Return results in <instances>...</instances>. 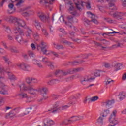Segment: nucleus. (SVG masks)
I'll list each match as a JSON object with an SVG mask.
<instances>
[{
  "instance_id": "obj_2",
  "label": "nucleus",
  "mask_w": 126,
  "mask_h": 126,
  "mask_svg": "<svg viewBox=\"0 0 126 126\" xmlns=\"http://www.w3.org/2000/svg\"><path fill=\"white\" fill-rule=\"evenodd\" d=\"M20 91H28L29 94H35L36 92H43L45 94L47 92L48 89L46 87L40 88L38 89L35 88L34 86H28L26 85L25 83H22L21 85H19Z\"/></svg>"
},
{
  "instance_id": "obj_20",
  "label": "nucleus",
  "mask_w": 126,
  "mask_h": 126,
  "mask_svg": "<svg viewBox=\"0 0 126 126\" xmlns=\"http://www.w3.org/2000/svg\"><path fill=\"white\" fill-rule=\"evenodd\" d=\"M55 124L54 121L50 119H45L43 120V124L42 126H51Z\"/></svg>"
},
{
  "instance_id": "obj_57",
  "label": "nucleus",
  "mask_w": 126,
  "mask_h": 126,
  "mask_svg": "<svg viewBox=\"0 0 126 126\" xmlns=\"http://www.w3.org/2000/svg\"><path fill=\"white\" fill-rule=\"evenodd\" d=\"M104 66L106 68H110V67H112V65L109 63H105L104 64Z\"/></svg>"
},
{
  "instance_id": "obj_41",
  "label": "nucleus",
  "mask_w": 126,
  "mask_h": 126,
  "mask_svg": "<svg viewBox=\"0 0 126 126\" xmlns=\"http://www.w3.org/2000/svg\"><path fill=\"white\" fill-rule=\"evenodd\" d=\"M5 31L7 33H8V34H10L12 33V31H11V29L8 26H7L5 28Z\"/></svg>"
},
{
  "instance_id": "obj_61",
  "label": "nucleus",
  "mask_w": 126,
  "mask_h": 126,
  "mask_svg": "<svg viewBox=\"0 0 126 126\" xmlns=\"http://www.w3.org/2000/svg\"><path fill=\"white\" fill-rule=\"evenodd\" d=\"M58 74H62V73L61 72V70H57L55 71V75H58Z\"/></svg>"
},
{
  "instance_id": "obj_6",
  "label": "nucleus",
  "mask_w": 126,
  "mask_h": 126,
  "mask_svg": "<svg viewBox=\"0 0 126 126\" xmlns=\"http://www.w3.org/2000/svg\"><path fill=\"white\" fill-rule=\"evenodd\" d=\"M75 4L76 5V7L79 10H81V8L84 7V5H86L87 8L88 9H90L91 8V6H90V3H86L84 2H82L81 1H78V0H73Z\"/></svg>"
},
{
  "instance_id": "obj_37",
  "label": "nucleus",
  "mask_w": 126,
  "mask_h": 126,
  "mask_svg": "<svg viewBox=\"0 0 126 126\" xmlns=\"http://www.w3.org/2000/svg\"><path fill=\"white\" fill-rule=\"evenodd\" d=\"M99 99V97L98 96H94L91 98H89V102H95L97 101Z\"/></svg>"
},
{
  "instance_id": "obj_22",
  "label": "nucleus",
  "mask_w": 126,
  "mask_h": 126,
  "mask_svg": "<svg viewBox=\"0 0 126 126\" xmlns=\"http://www.w3.org/2000/svg\"><path fill=\"white\" fill-rule=\"evenodd\" d=\"M33 24L37 30H41L42 29V23L40 22L38 20H34L33 22Z\"/></svg>"
},
{
  "instance_id": "obj_59",
  "label": "nucleus",
  "mask_w": 126,
  "mask_h": 126,
  "mask_svg": "<svg viewBox=\"0 0 126 126\" xmlns=\"http://www.w3.org/2000/svg\"><path fill=\"white\" fill-rule=\"evenodd\" d=\"M123 6L126 7V0H121Z\"/></svg>"
},
{
  "instance_id": "obj_44",
  "label": "nucleus",
  "mask_w": 126,
  "mask_h": 126,
  "mask_svg": "<svg viewBox=\"0 0 126 126\" xmlns=\"http://www.w3.org/2000/svg\"><path fill=\"white\" fill-rule=\"evenodd\" d=\"M30 110H32V107L27 108L26 111V112H28V113L21 114H20V117H23V116H25V115H27V114H29V112H30Z\"/></svg>"
},
{
  "instance_id": "obj_27",
  "label": "nucleus",
  "mask_w": 126,
  "mask_h": 126,
  "mask_svg": "<svg viewBox=\"0 0 126 126\" xmlns=\"http://www.w3.org/2000/svg\"><path fill=\"white\" fill-rule=\"evenodd\" d=\"M73 104H74V103H73V102L69 103L67 105H65L63 106H61V107H59V108H58V109L60 111H63V110H67V109H68V108H69V107H70V106H71V105H73Z\"/></svg>"
},
{
  "instance_id": "obj_13",
  "label": "nucleus",
  "mask_w": 126,
  "mask_h": 126,
  "mask_svg": "<svg viewBox=\"0 0 126 126\" xmlns=\"http://www.w3.org/2000/svg\"><path fill=\"white\" fill-rule=\"evenodd\" d=\"M4 72H6V71L4 70V68L3 67H0V86H2L5 84L3 83L4 80Z\"/></svg>"
},
{
  "instance_id": "obj_63",
  "label": "nucleus",
  "mask_w": 126,
  "mask_h": 126,
  "mask_svg": "<svg viewBox=\"0 0 126 126\" xmlns=\"http://www.w3.org/2000/svg\"><path fill=\"white\" fill-rule=\"evenodd\" d=\"M99 10L100 11H101V12H104V10L105 9V8H104L103 6H99L98 7Z\"/></svg>"
},
{
  "instance_id": "obj_40",
  "label": "nucleus",
  "mask_w": 126,
  "mask_h": 126,
  "mask_svg": "<svg viewBox=\"0 0 126 126\" xmlns=\"http://www.w3.org/2000/svg\"><path fill=\"white\" fill-rule=\"evenodd\" d=\"M103 117L100 116V117L97 119L96 123L99 125H103Z\"/></svg>"
},
{
  "instance_id": "obj_58",
  "label": "nucleus",
  "mask_w": 126,
  "mask_h": 126,
  "mask_svg": "<svg viewBox=\"0 0 126 126\" xmlns=\"http://www.w3.org/2000/svg\"><path fill=\"white\" fill-rule=\"evenodd\" d=\"M3 100V97L0 96V107L1 106V104H2V103H4V101Z\"/></svg>"
},
{
  "instance_id": "obj_23",
  "label": "nucleus",
  "mask_w": 126,
  "mask_h": 126,
  "mask_svg": "<svg viewBox=\"0 0 126 126\" xmlns=\"http://www.w3.org/2000/svg\"><path fill=\"white\" fill-rule=\"evenodd\" d=\"M32 63L34 65H37L40 68H43L44 67L42 63H40V61L35 58L32 60Z\"/></svg>"
},
{
  "instance_id": "obj_5",
  "label": "nucleus",
  "mask_w": 126,
  "mask_h": 126,
  "mask_svg": "<svg viewBox=\"0 0 126 126\" xmlns=\"http://www.w3.org/2000/svg\"><path fill=\"white\" fill-rule=\"evenodd\" d=\"M16 65L20 70L23 71H30V65L27 64L24 62H19L16 64Z\"/></svg>"
},
{
  "instance_id": "obj_10",
  "label": "nucleus",
  "mask_w": 126,
  "mask_h": 126,
  "mask_svg": "<svg viewBox=\"0 0 126 126\" xmlns=\"http://www.w3.org/2000/svg\"><path fill=\"white\" fill-rule=\"evenodd\" d=\"M42 58V60L41 62H43L45 65L49 66L51 69H54L55 68V66L54 65V63L49 61V59L47 57H42V56L39 57V59Z\"/></svg>"
},
{
  "instance_id": "obj_54",
  "label": "nucleus",
  "mask_w": 126,
  "mask_h": 126,
  "mask_svg": "<svg viewBox=\"0 0 126 126\" xmlns=\"http://www.w3.org/2000/svg\"><path fill=\"white\" fill-rule=\"evenodd\" d=\"M22 15L24 16V17H28L30 15V14L27 12H24L22 13Z\"/></svg>"
},
{
  "instance_id": "obj_21",
  "label": "nucleus",
  "mask_w": 126,
  "mask_h": 126,
  "mask_svg": "<svg viewBox=\"0 0 126 126\" xmlns=\"http://www.w3.org/2000/svg\"><path fill=\"white\" fill-rule=\"evenodd\" d=\"M1 88H2V91H0V94H3V95H8V87L7 86L2 85L1 86Z\"/></svg>"
},
{
  "instance_id": "obj_33",
  "label": "nucleus",
  "mask_w": 126,
  "mask_h": 126,
  "mask_svg": "<svg viewBox=\"0 0 126 126\" xmlns=\"http://www.w3.org/2000/svg\"><path fill=\"white\" fill-rule=\"evenodd\" d=\"M47 53H48V55H51V54H52V55H53V56L54 57H55V58H59V57H60L59 53H58L55 51H53L48 50Z\"/></svg>"
},
{
  "instance_id": "obj_46",
  "label": "nucleus",
  "mask_w": 126,
  "mask_h": 126,
  "mask_svg": "<svg viewBox=\"0 0 126 126\" xmlns=\"http://www.w3.org/2000/svg\"><path fill=\"white\" fill-rule=\"evenodd\" d=\"M28 54L30 58H34L35 57V54L32 51H29L28 52Z\"/></svg>"
},
{
  "instance_id": "obj_29",
  "label": "nucleus",
  "mask_w": 126,
  "mask_h": 126,
  "mask_svg": "<svg viewBox=\"0 0 126 126\" xmlns=\"http://www.w3.org/2000/svg\"><path fill=\"white\" fill-rule=\"evenodd\" d=\"M109 122H110L111 124H114L115 125L118 124V121L116 119V117H114L111 115L109 119Z\"/></svg>"
},
{
  "instance_id": "obj_51",
  "label": "nucleus",
  "mask_w": 126,
  "mask_h": 126,
  "mask_svg": "<svg viewBox=\"0 0 126 126\" xmlns=\"http://www.w3.org/2000/svg\"><path fill=\"white\" fill-rule=\"evenodd\" d=\"M33 38H34L36 41H38L39 40V34L37 33H34L33 34Z\"/></svg>"
},
{
  "instance_id": "obj_3",
  "label": "nucleus",
  "mask_w": 126,
  "mask_h": 126,
  "mask_svg": "<svg viewBox=\"0 0 126 126\" xmlns=\"http://www.w3.org/2000/svg\"><path fill=\"white\" fill-rule=\"evenodd\" d=\"M59 20L64 24H65V25H67V26H68V27H72V23L73 22H77V20H76V18L72 17L71 16H68L67 17V20L68 22H66L64 20V16H61Z\"/></svg>"
},
{
  "instance_id": "obj_36",
  "label": "nucleus",
  "mask_w": 126,
  "mask_h": 126,
  "mask_svg": "<svg viewBox=\"0 0 126 126\" xmlns=\"http://www.w3.org/2000/svg\"><path fill=\"white\" fill-rule=\"evenodd\" d=\"M6 72H7V74L9 76V79H10V80H15V79H16V78H15V76L14 75H13V74H12V73L8 72L6 71Z\"/></svg>"
},
{
  "instance_id": "obj_18",
  "label": "nucleus",
  "mask_w": 126,
  "mask_h": 126,
  "mask_svg": "<svg viewBox=\"0 0 126 126\" xmlns=\"http://www.w3.org/2000/svg\"><path fill=\"white\" fill-rule=\"evenodd\" d=\"M115 104V100H107L102 103V106L105 107L107 109H111L112 108V105Z\"/></svg>"
},
{
  "instance_id": "obj_25",
  "label": "nucleus",
  "mask_w": 126,
  "mask_h": 126,
  "mask_svg": "<svg viewBox=\"0 0 126 126\" xmlns=\"http://www.w3.org/2000/svg\"><path fill=\"white\" fill-rule=\"evenodd\" d=\"M126 97V93L124 92H121L119 93L117 96V98L120 101H123Z\"/></svg>"
},
{
  "instance_id": "obj_26",
  "label": "nucleus",
  "mask_w": 126,
  "mask_h": 126,
  "mask_svg": "<svg viewBox=\"0 0 126 126\" xmlns=\"http://www.w3.org/2000/svg\"><path fill=\"white\" fill-rule=\"evenodd\" d=\"M114 16H116L118 19H122V16H126V13H121L117 12L114 14Z\"/></svg>"
},
{
  "instance_id": "obj_8",
  "label": "nucleus",
  "mask_w": 126,
  "mask_h": 126,
  "mask_svg": "<svg viewBox=\"0 0 126 126\" xmlns=\"http://www.w3.org/2000/svg\"><path fill=\"white\" fill-rule=\"evenodd\" d=\"M83 116H73L68 120H65L60 123L61 126L63 125H67L68 123H71L72 122H75V121H78V120H82Z\"/></svg>"
},
{
  "instance_id": "obj_19",
  "label": "nucleus",
  "mask_w": 126,
  "mask_h": 126,
  "mask_svg": "<svg viewBox=\"0 0 126 126\" xmlns=\"http://www.w3.org/2000/svg\"><path fill=\"white\" fill-rule=\"evenodd\" d=\"M60 107L61 106H60V102L59 101H57L53 107V109L48 110V112L55 114L56 112H59L60 111V109H59Z\"/></svg>"
},
{
  "instance_id": "obj_31",
  "label": "nucleus",
  "mask_w": 126,
  "mask_h": 126,
  "mask_svg": "<svg viewBox=\"0 0 126 126\" xmlns=\"http://www.w3.org/2000/svg\"><path fill=\"white\" fill-rule=\"evenodd\" d=\"M18 96H19L22 99H27L28 98V95L25 93H21L18 94Z\"/></svg>"
},
{
  "instance_id": "obj_56",
  "label": "nucleus",
  "mask_w": 126,
  "mask_h": 126,
  "mask_svg": "<svg viewBox=\"0 0 126 126\" xmlns=\"http://www.w3.org/2000/svg\"><path fill=\"white\" fill-rule=\"evenodd\" d=\"M94 76L97 77V76H100V70H97L94 72Z\"/></svg>"
},
{
  "instance_id": "obj_4",
  "label": "nucleus",
  "mask_w": 126,
  "mask_h": 126,
  "mask_svg": "<svg viewBox=\"0 0 126 126\" xmlns=\"http://www.w3.org/2000/svg\"><path fill=\"white\" fill-rule=\"evenodd\" d=\"M87 16H88L90 18H91V20L89 21L88 19H86L84 20V24L85 25H89L90 24V22H93V23H95V24H98V21L97 20V18H98L95 15L91 13V12H87Z\"/></svg>"
},
{
  "instance_id": "obj_64",
  "label": "nucleus",
  "mask_w": 126,
  "mask_h": 126,
  "mask_svg": "<svg viewBox=\"0 0 126 126\" xmlns=\"http://www.w3.org/2000/svg\"><path fill=\"white\" fill-rule=\"evenodd\" d=\"M123 80H126V73H125L122 76Z\"/></svg>"
},
{
  "instance_id": "obj_17",
  "label": "nucleus",
  "mask_w": 126,
  "mask_h": 126,
  "mask_svg": "<svg viewBox=\"0 0 126 126\" xmlns=\"http://www.w3.org/2000/svg\"><path fill=\"white\" fill-rule=\"evenodd\" d=\"M37 16L40 18L42 22H47L49 19V16H47L45 13L39 12L37 14Z\"/></svg>"
},
{
  "instance_id": "obj_42",
  "label": "nucleus",
  "mask_w": 126,
  "mask_h": 126,
  "mask_svg": "<svg viewBox=\"0 0 126 126\" xmlns=\"http://www.w3.org/2000/svg\"><path fill=\"white\" fill-rule=\"evenodd\" d=\"M34 101H35V99L32 96H28V97L27 98V102L28 103H31V102H34Z\"/></svg>"
},
{
  "instance_id": "obj_14",
  "label": "nucleus",
  "mask_w": 126,
  "mask_h": 126,
  "mask_svg": "<svg viewBox=\"0 0 126 126\" xmlns=\"http://www.w3.org/2000/svg\"><path fill=\"white\" fill-rule=\"evenodd\" d=\"M25 27H21L23 28H25L26 30L24 31L23 30V32H24V35H26V37L27 38V39H30L31 37V34H32V30L31 29H30L29 27L26 26V23L25 22Z\"/></svg>"
},
{
  "instance_id": "obj_1",
  "label": "nucleus",
  "mask_w": 126,
  "mask_h": 126,
  "mask_svg": "<svg viewBox=\"0 0 126 126\" xmlns=\"http://www.w3.org/2000/svg\"><path fill=\"white\" fill-rule=\"evenodd\" d=\"M4 19L7 22L13 23L14 26L13 31L15 34H19L24 36V32L20 28L25 27L26 24L24 20L12 16H6Z\"/></svg>"
},
{
  "instance_id": "obj_15",
  "label": "nucleus",
  "mask_w": 126,
  "mask_h": 126,
  "mask_svg": "<svg viewBox=\"0 0 126 126\" xmlns=\"http://www.w3.org/2000/svg\"><path fill=\"white\" fill-rule=\"evenodd\" d=\"M69 8L68 9V12L70 13V14H72V15H76V10H75V8L74 6H73V4L71 1H69L68 2Z\"/></svg>"
},
{
  "instance_id": "obj_28",
  "label": "nucleus",
  "mask_w": 126,
  "mask_h": 126,
  "mask_svg": "<svg viewBox=\"0 0 126 126\" xmlns=\"http://www.w3.org/2000/svg\"><path fill=\"white\" fill-rule=\"evenodd\" d=\"M114 67L115 71H118V70H120V69L123 68V64L121 63H116L114 64Z\"/></svg>"
},
{
  "instance_id": "obj_32",
  "label": "nucleus",
  "mask_w": 126,
  "mask_h": 126,
  "mask_svg": "<svg viewBox=\"0 0 126 126\" xmlns=\"http://www.w3.org/2000/svg\"><path fill=\"white\" fill-rule=\"evenodd\" d=\"M59 82V80L55 79L51 80H49L47 82V84L49 85H53V84H56V83H58Z\"/></svg>"
},
{
  "instance_id": "obj_12",
  "label": "nucleus",
  "mask_w": 126,
  "mask_h": 126,
  "mask_svg": "<svg viewBox=\"0 0 126 126\" xmlns=\"http://www.w3.org/2000/svg\"><path fill=\"white\" fill-rule=\"evenodd\" d=\"M94 79H95V78H92L89 77V76H85L80 79V81L82 85H87L89 82H91V81H92Z\"/></svg>"
},
{
  "instance_id": "obj_24",
  "label": "nucleus",
  "mask_w": 126,
  "mask_h": 126,
  "mask_svg": "<svg viewBox=\"0 0 126 126\" xmlns=\"http://www.w3.org/2000/svg\"><path fill=\"white\" fill-rule=\"evenodd\" d=\"M107 1L109 3V7H113V8H111L110 9H112V10H117V7L115 6V4L114 3V1H116V0H107Z\"/></svg>"
},
{
  "instance_id": "obj_34",
  "label": "nucleus",
  "mask_w": 126,
  "mask_h": 126,
  "mask_svg": "<svg viewBox=\"0 0 126 126\" xmlns=\"http://www.w3.org/2000/svg\"><path fill=\"white\" fill-rule=\"evenodd\" d=\"M53 47L57 50H61L63 49V45H60L58 43H53Z\"/></svg>"
},
{
  "instance_id": "obj_11",
  "label": "nucleus",
  "mask_w": 126,
  "mask_h": 126,
  "mask_svg": "<svg viewBox=\"0 0 126 126\" xmlns=\"http://www.w3.org/2000/svg\"><path fill=\"white\" fill-rule=\"evenodd\" d=\"M47 44L43 42H41L40 44L37 45V50L38 51H39V50H41V52L44 55L49 56V53H48L49 50H47Z\"/></svg>"
},
{
  "instance_id": "obj_47",
  "label": "nucleus",
  "mask_w": 126,
  "mask_h": 126,
  "mask_svg": "<svg viewBox=\"0 0 126 126\" xmlns=\"http://www.w3.org/2000/svg\"><path fill=\"white\" fill-rule=\"evenodd\" d=\"M122 47H123V43H122L113 45V48H122Z\"/></svg>"
},
{
  "instance_id": "obj_49",
  "label": "nucleus",
  "mask_w": 126,
  "mask_h": 126,
  "mask_svg": "<svg viewBox=\"0 0 126 126\" xmlns=\"http://www.w3.org/2000/svg\"><path fill=\"white\" fill-rule=\"evenodd\" d=\"M42 33L44 36H46V37L48 36L49 35V33H48V32H47V30L45 29H42Z\"/></svg>"
},
{
  "instance_id": "obj_30",
  "label": "nucleus",
  "mask_w": 126,
  "mask_h": 126,
  "mask_svg": "<svg viewBox=\"0 0 126 126\" xmlns=\"http://www.w3.org/2000/svg\"><path fill=\"white\" fill-rule=\"evenodd\" d=\"M8 50H9L12 53H18V50L15 46H10L9 47Z\"/></svg>"
},
{
  "instance_id": "obj_48",
  "label": "nucleus",
  "mask_w": 126,
  "mask_h": 126,
  "mask_svg": "<svg viewBox=\"0 0 126 126\" xmlns=\"http://www.w3.org/2000/svg\"><path fill=\"white\" fill-rule=\"evenodd\" d=\"M118 113V111L117 110H114L111 114L110 116L113 117V118H116V116H117V113Z\"/></svg>"
},
{
  "instance_id": "obj_43",
  "label": "nucleus",
  "mask_w": 126,
  "mask_h": 126,
  "mask_svg": "<svg viewBox=\"0 0 126 126\" xmlns=\"http://www.w3.org/2000/svg\"><path fill=\"white\" fill-rule=\"evenodd\" d=\"M54 1V0H43L42 2L43 4H47V3L52 4V3Z\"/></svg>"
},
{
  "instance_id": "obj_35",
  "label": "nucleus",
  "mask_w": 126,
  "mask_h": 126,
  "mask_svg": "<svg viewBox=\"0 0 126 126\" xmlns=\"http://www.w3.org/2000/svg\"><path fill=\"white\" fill-rule=\"evenodd\" d=\"M109 114H110V110L107 109L104 110L100 116L102 117V118H106V117H107V116H108Z\"/></svg>"
},
{
  "instance_id": "obj_55",
  "label": "nucleus",
  "mask_w": 126,
  "mask_h": 126,
  "mask_svg": "<svg viewBox=\"0 0 126 126\" xmlns=\"http://www.w3.org/2000/svg\"><path fill=\"white\" fill-rule=\"evenodd\" d=\"M7 38L8 39V40H9V41H13L14 40V39L13 38V37L12 36L11 34H8L7 35Z\"/></svg>"
},
{
  "instance_id": "obj_50",
  "label": "nucleus",
  "mask_w": 126,
  "mask_h": 126,
  "mask_svg": "<svg viewBox=\"0 0 126 126\" xmlns=\"http://www.w3.org/2000/svg\"><path fill=\"white\" fill-rule=\"evenodd\" d=\"M15 116V114L12 112H10L8 114L6 115L7 118H13Z\"/></svg>"
},
{
  "instance_id": "obj_60",
  "label": "nucleus",
  "mask_w": 126,
  "mask_h": 126,
  "mask_svg": "<svg viewBox=\"0 0 126 126\" xmlns=\"http://www.w3.org/2000/svg\"><path fill=\"white\" fill-rule=\"evenodd\" d=\"M31 47L32 50H33V51L34 50H36V46L35 45V44L34 43L31 44Z\"/></svg>"
},
{
  "instance_id": "obj_53",
  "label": "nucleus",
  "mask_w": 126,
  "mask_h": 126,
  "mask_svg": "<svg viewBox=\"0 0 126 126\" xmlns=\"http://www.w3.org/2000/svg\"><path fill=\"white\" fill-rule=\"evenodd\" d=\"M32 78L27 77L26 78V82L28 84L31 83V82H32Z\"/></svg>"
},
{
  "instance_id": "obj_45",
  "label": "nucleus",
  "mask_w": 126,
  "mask_h": 126,
  "mask_svg": "<svg viewBox=\"0 0 126 126\" xmlns=\"http://www.w3.org/2000/svg\"><path fill=\"white\" fill-rule=\"evenodd\" d=\"M1 45H2V46H3V47H4V48L6 49V50H8V47H7V44H6V42L2 41L1 42Z\"/></svg>"
},
{
  "instance_id": "obj_39",
  "label": "nucleus",
  "mask_w": 126,
  "mask_h": 126,
  "mask_svg": "<svg viewBox=\"0 0 126 126\" xmlns=\"http://www.w3.org/2000/svg\"><path fill=\"white\" fill-rule=\"evenodd\" d=\"M110 83L113 84V83H114V81L110 78H107L105 80V84H106V85H108V84H110Z\"/></svg>"
},
{
  "instance_id": "obj_16",
  "label": "nucleus",
  "mask_w": 126,
  "mask_h": 126,
  "mask_svg": "<svg viewBox=\"0 0 126 126\" xmlns=\"http://www.w3.org/2000/svg\"><path fill=\"white\" fill-rule=\"evenodd\" d=\"M20 35H17L15 37V40H16L17 42L19 43V44H21V43L23 42L24 44H26L28 43V40L29 39L27 38L26 39H23V38L21 37V36H24V35H20L19 33H16Z\"/></svg>"
},
{
  "instance_id": "obj_38",
  "label": "nucleus",
  "mask_w": 126,
  "mask_h": 126,
  "mask_svg": "<svg viewBox=\"0 0 126 126\" xmlns=\"http://www.w3.org/2000/svg\"><path fill=\"white\" fill-rule=\"evenodd\" d=\"M3 60L7 63L8 64V65H11V61H9V59L7 58V57L5 56L3 57Z\"/></svg>"
},
{
  "instance_id": "obj_7",
  "label": "nucleus",
  "mask_w": 126,
  "mask_h": 126,
  "mask_svg": "<svg viewBox=\"0 0 126 126\" xmlns=\"http://www.w3.org/2000/svg\"><path fill=\"white\" fill-rule=\"evenodd\" d=\"M4 2H12V3H9L8 5V7H9V9H10V10H9L8 13L10 14L13 13V12H14V11H15V8H13V7H14V4H16V6H17V5H16V3L13 2H12V1H11L10 0H3L0 4V6H1V7L3 6Z\"/></svg>"
},
{
  "instance_id": "obj_9",
  "label": "nucleus",
  "mask_w": 126,
  "mask_h": 126,
  "mask_svg": "<svg viewBox=\"0 0 126 126\" xmlns=\"http://www.w3.org/2000/svg\"><path fill=\"white\" fill-rule=\"evenodd\" d=\"M83 70V68L79 67L74 69H70L67 70L66 71L61 70V72L62 73L63 75H67V74H72V73H74L75 72H79L80 71H82Z\"/></svg>"
},
{
  "instance_id": "obj_52",
  "label": "nucleus",
  "mask_w": 126,
  "mask_h": 126,
  "mask_svg": "<svg viewBox=\"0 0 126 126\" xmlns=\"http://www.w3.org/2000/svg\"><path fill=\"white\" fill-rule=\"evenodd\" d=\"M59 31L60 32H61V33L64 34V35H66V32L64 31V29L63 28H59Z\"/></svg>"
},
{
  "instance_id": "obj_62",
  "label": "nucleus",
  "mask_w": 126,
  "mask_h": 126,
  "mask_svg": "<svg viewBox=\"0 0 126 126\" xmlns=\"http://www.w3.org/2000/svg\"><path fill=\"white\" fill-rule=\"evenodd\" d=\"M63 43L65 44V45H68L69 46H70V45L71 44V42H69L66 40L63 41Z\"/></svg>"
}]
</instances>
